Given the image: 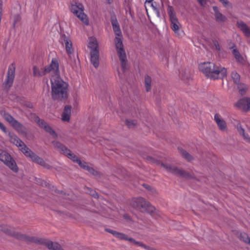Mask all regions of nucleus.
I'll use <instances>...</instances> for the list:
<instances>
[{
    "mask_svg": "<svg viewBox=\"0 0 250 250\" xmlns=\"http://www.w3.org/2000/svg\"><path fill=\"white\" fill-rule=\"evenodd\" d=\"M67 156L68 158L72 160L73 162L78 163L80 159L74 153H72L69 149H65V152L64 154Z\"/></svg>",
    "mask_w": 250,
    "mask_h": 250,
    "instance_id": "nucleus-29",
    "label": "nucleus"
},
{
    "mask_svg": "<svg viewBox=\"0 0 250 250\" xmlns=\"http://www.w3.org/2000/svg\"><path fill=\"white\" fill-rule=\"evenodd\" d=\"M118 73H119V74L120 75L121 72H120V71L119 70L118 71Z\"/></svg>",
    "mask_w": 250,
    "mask_h": 250,
    "instance_id": "nucleus-54",
    "label": "nucleus"
},
{
    "mask_svg": "<svg viewBox=\"0 0 250 250\" xmlns=\"http://www.w3.org/2000/svg\"><path fill=\"white\" fill-rule=\"evenodd\" d=\"M236 128L239 134L243 136H245V130L240 124H238L237 125Z\"/></svg>",
    "mask_w": 250,
    "mask_h": 250,
    "instance_id": "nucleus-40",
    "label": "nucleus"
},
{
    "mask_svg": "<svg viewBox=\"0 0 250 250\" xmlns=\"http://www.w3.org/2000/svg\"><path fill=\"white\" fill-rule=\"evenodd\" d=\"M237 25L247 37L250 38V28L245 23L242 21H238Z\"/></svg>",
    "mask_w": 250,
    "mask_h": 250,
    "instance_id": "nucleus-21",
    "label": "nucleus"
},
{
    "mask_svg": "<svg viewBox=\"0 0 250 250\" xmlns=\"http://www.w3.org/2000/svg\"><path fill=\"white\" fill-rule=\"evenodd\" d=\"M8 136L10 138V141L11 143L17 146L19 149L27 157L30 158L33 162L40 164V165L48 168L49 165L45 161L39 157L34 153H33L29 148H28L24 143L21 141L14 133L9 132Z\"/></svg>",
    "mask_w": 250,
    "mask_h": 250,
    "instance_id": "nucleus-2",
    "label": "nucleus"
},
{
    "mask_svg": "<svg viewBox=\"0 0 250 250\" xmlns=\"http://www.w3.org/2000/svg\"><path fill=\"white\" fill-rule=\"evenodd\" d=\"M145 159H146L148 162L160 164L161 167H164L166 170L175 174L179 175L185 177H188V174L183 170L178 169L177 167L170 165L161 163L158 161L155 160L152 157L147 156L146 158H145Z\"/></svg>",
    "mask_w": 250,
    "mask_h": 250,
    "instance_id": "nucleus-5",
    "label": "nucleus"
},
{
    "mask_svg": "<svg viewBox=\"0 0 250 250\" xmlns=\"http://www.w3.org/2000/svg\"><path fill=\"white\" fill-rule=\"evenodd\" d=\"M38 124L44 130L49 133L54 138H56L57 135L55 131L52 128V127L48 125L46 122L42 120L39 119L38 121Z\"/></svg>",
    "mask_w": 250,
    "mask_h": 250,
    "instance_id": "nucleus-17",
    "label": "nucleus"
},
{
    "mask_svg": "<svg viewBox=\"0 0 250 250\" xmlns=\"http://www.w3.org/2000/svg\"><path fill=\"white\" fill-rule=\"evenodd\" d=\"M41 243H43L49 249L52 250H63L61 246L57 243H53L48 240H42Z\"/></svg>",
    "mask_w": 250,
    "mask_h": 250,
    "instance_id": "nucleus-23",
    "label": "nucleus"
},
{
    "mask_svg": "<svg viewBox=\"0 0 250 250\" xmlns=\"http://www.w3.org/2000/svg\"><path fill=\"white\" fill-rule=\"evenodd\" d=\"M131 206L135 208L142 209L146 210L149 208L150 204L143 198L133 199L130 203Z\"/></svg>",
    "mask_w": 250,
    "mask_h": 250,
    "instance_id": "nucleus-9",
    "label": "nucleus"
},
{
    "mask_svg": "<svg viewBox=\"0 0 250 250\" xmlns=\"http://www.w3.org/2000/svg\"><path fill=\"white\" fill-rule=\"evenodd\" d=\"M153 0H146L145 2H146V3L149 4V2H152Z\"/></svg>",
    "mask_w": 250,
    "mask_h": 250,
    "instance_id": "nucleus-51",
    "label": "nucleus"
},
{
    "mask_svg": "<svg viewBox=\"0 0 250 250\" xmlns=\"http://www.w3.org/2000/svg\"><path fill=\"white\" fill-rule=\"evenodd\" d=\"M88 47L91 49V51L98 50L97 40L94 37L89 38Z\"/></svg>",
    "mask_w": 250,
    "mask_h": 250,
    "instance_id": "nucleus-26",
    "label": "nucleus"
},
{
    "mask_svg": "<svg viewBox=\"0 0 250 250\" xmlns=\"http://www.w3.org/2000/svg\"><path fill=\"white\" fill-rule=\"evenodd\" d=\"M226 8H231L232 4L228 0H219Z\"/></svg>",
    "mask_w": 250,
    "mask_h": 250,
    "instance_id": "nucleus-36",
    "label": "nucleus"
},
{
    "mask_svg": "<svg viewBox=\"0 0 250 250\" xmlns=\"http://www.w3.org/2000/svg\"><path fill=\"white\" fill-rule=\"evenodd\" d=\"M91 62L95 68H97L99 64V50L91 51Z\"/></svg>",
    "mask_w": 250,
    "mask_h": 250,
    "instance_id": "nucleus-22",
    "label": "nucleus"
},
{
    "mask_svg": "<svg viewBox=\"0 0 250 250\" xmlns=\"http://www.w3.org/2000/svg\"><path fill=\"white\" fill-rule=\"evenodd\" d=\"M61 43L65 46L66 51L69 55L73 53L74 49L72 48V43L69 37L65 35L61 36L60 38Z\"/></svg>",
    "mask_w": 250,
    "mask_h": 250,
    "instance_id": "nucleus-10",
    "label": "nucleus"
},
{
    "mask_svg": "<svg viewBox=\"0 0 250 250\" xmlns=\"http://www.w3.org/2000/svg\"><path fill=\"white\" fill-rule=\"evenodd\" d=\"M0 160L13 171H18V168L15 161L7 152L1 149H0Z\"/></svg>",
    "mask_w": 250,
    "mask_h": 250,
    "instance_id": "nucleus-7",
    "label": "nucleus"
},
{
    "mask_svg": "<svg viewBox=\"0 0 250 250\" xmlns=\"http://www.w3.org/2000/svg\"><path fill=\"white\" fill-rule=\"evenodd\" d=\"M178 149L180 154L187 161L190 162L193 160V157L182 148L179 147Z\"/></svg>",
    "mask_w": 250,
    "mask_h": 250,
    "instance_id": "nucleus-28",
    "label": "nucleus"
},
{
    "mask_svg": "<svg viewBox=\"0 0 250 250\" xmlns=\"http://www.w3.org/2000/svg\"><path fill=\"white\" fill-rule=\"evenodd\" d=\"M145 7L146 12H147L148 8L150 7L152 9L157 17H160V9L163 6V3L161 5L157 3L156 2H149V3H145Z\"/></svg>",
    "mask_w": 250,
    "mask_h": 250,
    "instance_id": "nucleus-16",
    "label": "nucleus"
},
{
    "mask_svg": "<svg viewBox=\"0 0 250 250\" xmlns=\"http://www.w3.org/2000/svg\"><path fill=\"white\" fill-rule=\"evenodd\" d=\"M85 170H87L90 173L94 175H98L99 174L98 172L96 171L93 167H90L88 165L87 166Z\"/></svg>",
    "mask_w": 250,
    "mask_h": 250,
    "instance_id": "nucleus-38",
    "label": "nucleus"
},
{
    "mask_svg": "<svg viewBox=\"0 0 250 250\" xmlns=\"http://www.w3.org/2000/svg\"><path fill=\"white\" fill-rule=\"evenodd\" d=\"M0 128L5 133H6V128L4 125L0 122Z\"/></svg>",
    "mask_w": 250,
    "mask_h": 250,
    "instance_id": "nucleus-43",
    "label": "nucleus"
},
{
    "mask_svg": "<svg viewBox=\"0 0 250 250\" xmlns=\"http://www.w3.org/2000/svg\"><path fill=\"white\" fill-rule=\"evenodd\" d=\"M114 236H116L117 238H118L120 239L128 241L129 242L134 244L135 245H139L140 246L142 247L144 246L143 244H141L140 242L136 241L134 239H133L132 238H129L128 236L124 233H120L118 232H114Z\"/></svg>",
    "mask_w": 250,
    "mask_h": 250,
    "instance_id": "nucleus-19",
    "label": "nucleus"
},
{
    "mask_svg": "<svg viewBox=\"0 0 250 250\" xmlns=\"http://www.w3.org/2000/svg\"><path fill=\"white\" fill-rule=\"evenodd\" d=\"M244 139L248 142L250 143V137H249L248 135H247L245 134V136H243Z\"/></svg>",
    "mask_w": 250,
    "mask_h": 250,
    "instance_id": "nucleus-47",
    "label": "nucleus"
},
{
    "mask_svg": "<svg viewBox=\"0 0 250 250\" xmlns=\"http://www.w3.org/2000/svg\"><path fill=\"white\" fill-rule=\"evenodd\" d=\"M235 105L239 109L247 112L250 110V99L248 98H243L239 100Z\"/></svg>",
    "mask_w": 250,
    "mask_h": 250,
    "instance_id": "nucleus-11",
    "label": "nucleus"
},
{
    "mask_svg": "<svg viewBox=\"0 0 250 250\" xmlns=\"http://www.w3.org/2000/svg\"><path fill=\"white\" fill-rule=\"evenodd\" d=\"M20 20V16L19 15H16L14 17L15 22H18Z\"/></svg>",
    "mask_w": 250,
    "mask_h": 250,
    "instance_id": "nucleus-48",
    "label": "nucleus"
},
{
    "mask_svg": "<svg viewBox=\"0 0 250 250\" xmlns=\"http://www.w3.org/2000/svg\"><path fill=\"white\" fill-rule=\"evenodd\" d=\"M78 164L82 168L84 169H85L88 166L87 164L85 162L82 161L81 160L79 161Z\"/></svg>",
    "mask_w": 250,
    "mask_h": 250,
    "instance_id": "nucleus-42",
    "label": "nucleus"
},
{
    "mask_svg": "<svg viewBox=\"0 0 250 250\" xmlns=\"http://www.w3.org/2000/svg\"><path fill=\"white\" fill-rule=\"evenodd\" d=\"M33 70L34 76L40 77L49 73L52 77L53 75H57L59 73V63L55 59H53L50 65L45 69H40L37 66H34Z\"/></svg>",
    "mask_w": 250,
    "mask_h": 250,
    "instance_id": "nucleus-4",
    "label": "nucleus"
},
{
    "mask_svg": "<svg viewBox=\"0 0 250 250\" xmlns=\"http://www.w3.org/2000/svg\"><path fill=\"white\" fill-rule=\"evenodd\" d=\"M106 230L111 233H112L114 235V232H117V231L110 229H106Z\"/></svg>",
    "mask_w": 250,
    "mask_h": 250,
    "instance_id": "nucleus-49",
    "label": "nucleus"
},
{
    "mask_svg": "<svg viewBox=\"0 0 250 250\" xmlns=\"http://www.w3.org/2000/svg\"><path fill=\"white\" fill-rule=\"evenodd\" d=\"M85 170H87L90 173L94 175H98L99 174L98 172L96 171L93 167H90L88 165L87 166Z\"/></svg>",
    "mask_w": 250,
    "mask_h": 250,
    "instance_id": "nucleus-37",
    "label": "nucleus"
},
{
    "mask_svg": "<svg viewBox=\"0 0 250 250\" xmlns=\"http://www.w3.org/2000/svg\"><path fill=\"white\" fill-rule=\"evenodd\" d=\"M85 170H87L90 173L94 175H98L99 174L98 172L96 171L93 167H90L88 165L87 166Z\"/></svg>",
    "mask_w": 250,
    "mask_h": 250,
    "instance_id": "nucleus-39",
    "label": "nucleus"
},
{
    "mask_svg": "<svg viewBox=\"0 0 250 250\" xmlns=\"http://www.w3.org/2000/svg\"><path fill=\"white\" fill-rule=\"evenodd\" d=\"M89 194L95 198L98 197V194L95 191L91 190Z\"/></svg>",
    "mask_w": 250,
    "mask_h": 250,
    "instance_id": "nucleus-44",
    "label": "nucleus"
},
{
    "mask_svg": "<svg viewBox=\"0 0 250 250\" xmlns=\"http://www.w3.org/2000/svg\"><path fill=\"white\" fill-rule=\"evenodd\" d=\"M167 11L171 22L178 21V19L176 16V13L172 6H168Z\"/></svg>",
    "mask_w": 250,
    "mask_h": 250,
    "instance_id": "nucleus-27",
    "label": "nucleus"
},
{
    "mask_svg": "<svg viewBox=\"0 0 250 250\" xmlns=\"http://www.w3.org/2000/svg\"><path fill=\"white\" fill-rule=\"evenodd\" d=\"M238 88L239 89V93L241 95H243L246 93L248 89V86L245 84L239 83L238 84Z\"/></svg>",
    "mask_w": 250,
    "mask_h": 250,
    "instance_id": "nucleus-33",
    "label": "nucleus"
},
{
    "mask_svg": "<svg viewBox=\"0 0 250 250\" xmlns=\"http://www.w3.org/2000/svg\"><path fill=\"white\" fill-rule=\"evenodd\" d=\"M232 53L234 56L236 60L240 63H243L245 62V58L242 56L239 52L238 50L234 47H232Z\"/></svg>",
    "mask_w": 250,
    "mask_h": 250,
    "instance_id": "nucleus-25",
    "label": "nucleus"
},
{
    "mask_svg": "<svg viewBox=\"0 0 250 250\" xmlns=\"http://www.w3.org/2000/svg\"><path fill=\"white\" fill-rule=\"evenodd\" d=\"M3 118L19 132H23L24 130L22 125L15 120L10 114L5 112L1 113Z\"/></svg>",
    "mask_w": 250,
    "mask_h": 250,
    "instance_id": "nucleus-8",
    "label": "nucleus"
},
{
    "mask_svg": "<svg viewBox=\"0 0 250 250\" xmlns=\"http://www.w3.org/2000/svg\"><path fill=\"white\" fill-rule=\"evenodd\" d=\"M201 5H204L206 3L207 0H197Z\"/></svg>",
    "mask_w": 250,
    "mask_h": 250,
    "instance_id": "nucleus-46",
    "label": "nucleus"
},
{
    "mask_svg": "<svg viewBox=\"0 0 250 250\" xmlns=\"http://www.w3.org/2000/svg\"><path fill=\"white\" fill-rule=\"evenodd\" d=\"M70 11L74 15L79 18L84 24H89L88 19L84 13V7L82 4H72L70 7Z\"/></svg>",
    "mask_w": 250,
    "mask_h": 250,
    "instance_id": "nucleus-6",
    "label": "nucleus"
},
{
    "mask_svg": "<svg viewBox=\"0 0 250 250\" xmlns=\"http://www.w3.org/2000/svg\"><path fill=\"white\" fill-rule=\"evenodd\" d=\"M216 48L217 49H219V46H218V45H217V46L216 45Z\"/></svg>",
    "mask_w": 250,
    "mask_h": 250,
    "instance_id": "nucleus-53",
    "label": "nucleus"
},
{
    "mask_svg": "<svg viewBox=\"0 0 250 250\" xmlns=\"http://www.w3.org/2000/svg\"><path fill=\"white\" fill-rule=\"evenodd\" d=\"M15 78V68L10 66L8 68L7 78L5 82V86L10 87L13 84Z\"/></svg>",
    "mask_w": 250,
    "mask_h": 250,
    "instance_id": "nucleus-15",
    "label": "nucleus"
},
{
    "mask_svg": "<svg viewBox=\"0 0 250 250\" xmlns=\"http://www.w3.org/2000/svg\"><path fill=\"white\" fill-rule=\"evenodd\" d=\"M2 0H0V15H1V13H2V8H1V6H2Z\"/></svg>",
    "mask_w": 250,
    "mask_h": 250,
    "instance_id": "nucleus-50",
    "label": "nucleus"
},
{
    "mask_svg": "<svg viewBox=\"0 0 250 250\" xmlns=\"http://www.w3.org/2000/svg\"><path fill=\"white\" fill-rule=\"evenodd\" d=\"M145 83L146 91H149L151 89V79L148 75L145 77Z\"/></svg>",
    "mask_w": 250,
    "mask_h": 250,
    "instance_id": "nucleus-31",
    "label": "nucleus"
},
{
    "mask_svg": "<svg viewBox=\"0 0 250 250\" xmlns=\"http://www.w3.org/2000/svg\"><path fill=\"white\" fill-rule=\"evenodd\" d=\"M250 239V238L246 233L241 234L240 235V239L246 243H248L249 241L247 240Z\"/></svg>",
    "mask_w": 250,
    "mask_h": 250,
    "instance_id": "nucleus-41",
    "label": "nucleus"
},
{
    "mask_svg": "<svg viewBox=\"0 0 250 250\" xmlns=\"http://www.w3.org/2000/svg\"><path fill=\"white\" fill-rule=\"evenodd\" d=\"M71 108L72 107L70 105L64 106L62 114V120L63 122H69L71 115Z\"/></svg>",
    "mask_w": 250,
    "mask_h": 250,
    "instance_id": "nucleus-20",
    "label": "nucleus"
},
{
    "mask_svg": "<svg viewBox=\"0 0 250 250\" xmlns=\"http://www.w3.org/2000/svg\"><path fill=\"white\" fill-rule=\"evenodd\" d=\"M116 49L121 62V69L122 72H124L127 68L125 51L124 49L123 46L116 48Z\"/></svg>",
    "mask_w": 250,
    "mask_h": 250,
    "instance_id": "nucleus-12",
    "label": "nucleus"
},
{
    "mask_svg": "<svg viewBox=\"0 0 250 250\" xmlns=\"http://www.w3.org/2000/svg\"><path fill=\"white\" fill-rule=\"evenodd\" d=\"M125 124L128 127L133 128L136 125L137 122L135 120H126Z\"/></svg>",
    "mask_w": 250,
    "mask_h": 250,
    "instance_id": "nucleus-35",
    "label": "nucleus"
},
{
    "mask_svg": "<svg viewBox=\"0 0 250 250\" xmlns=\"http://www.w3.org/2000/svg\"><path fill=\"white\" fill-rule=\"evenodd\" d=\"M231 77L233 80L234 82L238 84H239V82L240 81V76L236 72H233L231 73Z\"/></svg>",
    "mask_w": 250,
    "mask_h": 250,
    "instance_id": "nucleus-34",
    "label": "nucleus"
},
{
    "mask_svg": "<svg viewBox=\"0 0 250 250\" xmlns=\"http://www.w3.org/2000/svg\"><path fill=\"white\" fill-rule=\"evenodd\" d=\"M213 10L214 12L215 19L218 22H221L226 21L227 18L219 11L218 7L216 6H213Z\"/></svg>",
    "mask_w": 250,
    "mask_h": 250,
    "instance_id": "nucleus-24",
    "label": "nucleus"
},
{
    "mask_svg": "<svg viewBox=\"0 0 250 250\" xmlns=\"http://www.w3.org/2000/svg\"><path fill=\"white\" fill-rule=\"evenodd\" d=\"M214 120L220 130L222 131H226L227 130V124L219 115L215 114L214 116Z\"/></svg>",
    "mask_w": 250,
    "mask_h": 250,
    "instance_id": "nucleus-18",
    "label": "nucleus"
},
{
    "mask_svg": "<svg viewBox=\"0 0 250 250\" xmlns=\"http://www.w3.org/2000/svg\"><path fill=\"white\" fill-rule=\"evenodd\" d=\"M113 29L116 35V38L115 39L116 47L119 48L123 47V36L119 25H118L116 26L113 27Z\"/></svg>",
    "mask_w": 250,
    "mask_h": 250,
    "instance_id": "nucleus-13",
    "label": "nucleus"
},
{
    "mask_svg": "<svg viewBox=\"0 0 250 250\" xmlns=\"http://www.w3.org/2000/svg\"><path fill=\"white\" fill-rule=\"evenodd\" d=\"M52 145L54 147L58 149L63 154L65 152V149H68L67 148L58 141L52 142Z\"/></svg>",
    "mask_w": 250,
    "mask_h": 250,
    "instance_id": "nucleus-30",
    "label": "nucleus"
},
{
    "mask_svg": "<svg viewBox=\"0 0 250 250\" xmlns=\"http://www.w3.org/2000/svg\"><path fill=\"white\" fill-rule=\"evenodd\" d=\"M0 230L3 231L6 234L13 236L18 239H21L23 237L22 234L16 232L14 229L10 226H0Z\"/></svg>",
    "mask_w": 250,
    "mask_h": 250,
    "instance_id": "nucleus-14",
    "label": "nucleus"
},
{
    "mask_svg": "<svg viewBox=\"0 0 250 250\" xmlns=\"http://www.w3.org/2000/svg\"><path fill=\"white\" fill-rule=\"evenodd\" d=\"M199 69L208 77L213 79H219L227 75V69L218 64L212 62H204L199 65Z\"/></svg>",
    "mask_w": 250,
    "mask_h": 250,
    "instance_id": "nucleus-3",
    "label": "nucleus"
},
{
    "mask_svg": "<svg viewBox=\"0 0 250 250\" xmlns=\"http://www.w3.org/2000/svg\"><path fill=\"white\" fill-rule=\"evenodd\" d=\"M53 75L51 78V95L54 100H62L67 97V84L59 76Z\"/></svg>",
    "mask_w": 250,
    "mask_h": 250,
    "instance_id": "nucleus-1",
    "label": "nucleus"
},
{
    "mask_svg": "<svg viewBox=\"0 0 250 250\" xmlns=\"http://www.w3.org/2000/svg\"><path fill=\"white\" fill-rule=\"evenodd\" d=\"M108 3H111L112 0H106Z\"/></svg>",
    "mask_w": 250,
    "mask_h": 250,
    "instance_id": "nucleus-52",
    "label": "nucleus"
},
{
    "mask_svg": "<svg viewBox=\"0 0 250 250\" xmlns=\"http://www.w3.org/2000/svg\"><path fill=\"white\" fill-rule=\"evenodd\" d=\"M180 25V24L178 21V20L171 22V28L175 33L178 31Z\"/></svg>",
    "mask_w": 250,
    "mask_h": 250,
    "instance_id": "nucleus-32",
    "label": "nucleus"
},
{
    "mask_svg": "<svg viewBox=\"0 0 250 250\" xmlns=\"http://www.w3.org/2000/svg\"><path fill=\"white\" fill-rule=\"evenodd\" d=\"M112 24L113 27H115L119 25L116 20H113L112 21Z\"/></svg>",
    "mask_w": 250,
    "mask_h": 250,
    "instance_id": "nucleus-45",
    "label": "nucleus"
}]
</instances>
